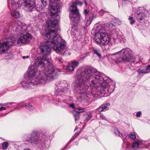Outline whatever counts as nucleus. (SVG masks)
I'll return each instance as SVG.
<instances>
[{
    "mask_svg": "<svg viewBox=\"0 0 150 150\" xmlns=\"http://www.w3.org/2000/svg\"><path fill=\"white\" fill-rule=\"evenodd\" d=\"M75 91L78 93L85 95L89 98L98 96L106 97L113 92L115 82L103 73L96 72L91 67H85L76 73Z\"/></svg>",
    "mask_w": 150,
    "mask_h": 150,
    "instance_id": "obj_1",
    "label": "nucleus"
},
{
    "mask_svg": "<svg viewBox=\"0 0 150 150\" xmlns=\"http://www.w3.org/2000/svg\"><path fill=\"white\" fill-rule=\"evenodd\" d=\"M28 69L29 78H24L21 82L22 87L25 89L33 88L38 84L54 79L57 72L45 57H37Z\"/></svg>",
    "mask_w": 150,
    "mask_h": 150,
    "instance_id": "obj_2",
    "label": "nucleus"
},
{
    "mask_svg": "<svg viewBox=\"0 0 150 150\" xmlns=\"http://www.w3.org/2000/svg\"><path fill=\"white\" fill-rule=\"evenodd\" d=\"M57 20H49L47 22V26L51 29L45 34L47 39L45 42L41 43L39 48L41 54L44 56L49 55L52 48L57 53L63 55H65L66 52V42L59 36L57 35L60 28Z\"/></svg>",
    "mask_w": 150,
    "mask_h": 150,
    "instance_id": "obj_3",
    "label": "nucleus"
},
{
    "mask_svg": "<svg viewBox=\"0 0 150 150\" xmlns=\"http://www.w3.org/2000/svg\"><path fill=\"white\" fill-rule=\"evenodd\" d=\"M3 31L4 33L8 32L9 29L11 28L13 30L21 34L17 41V44L19 45L28 43L32 38V35L29 33H26L25 35L24 34V33H26L27 31L28 27L25 23H22L19 20L13 21L10 24L5 23L3 26Z\"/></svg>",
    "mask_w": 150,
    "mask_h": 150,
    "instance_id": "obj_4",
    "label": "nucleus"
},
{
    "mask_svg": "<svg viewBox=\"0 0 150 150\" xmlns=\"http://www.w3.org/2000/svg\"><path fill=\"white\" fill-rule=\"evenodd\" d=\"M48 137L43 134H39L36 130H33L29 134L23 136L24 141L30 144L36 150H42L45 147V142Z\"/></svg>",
    "mask_w": 150,
    "mask_h": 150,
    "instance_id": "obj_5",
    "label": "nucleus"
},
{
    "mask_svg": "<svg viewBox=\"0 0 150 150\" xmlns=\"http://www.w3.org/2000/svg\"><path fill=\"white\" fill-rule=\"evenodd\" d=\"M98 32L96 33L94 40L99 45L105 46L111 45V43L108 35L105 33V29L100 25L97 28Z\"/></svg>",
    "mask_w": 150,
    "mask_h": 150,
    "instance_id": "obj_6",
    "label": "nucleus"
},
{
    "mask_svg": "<svg viewBox=\"0 0 150 150\" xmlns=\"http://www.w3.org/2000/svg\"><path fill=\"white\" fill-rule=\"evenodd\" d=\"M77 5L81 6L82 3L79 1L74 2L69 8V10L71 12L69 16L71 21V23L75 27L77 25L78 23L80 20V15L76 7Z\"/></svg>",
    "mask_w": 150,
    "mask_h": 150,
    "instance_id": "obj_7",
    "label": "nucleus"
},
{
    "mask_svg": "<svg viewBox=\"0 0 150 150\" xmlns=\"http://www.w3.org/2000/svg\"><path fill=\"white\" fill-rule=\"evenodd\" d=\"M40 0L43 6L45 7L47 5V3L46 0ZM60 0H49L51 16H52L54 17V20H57L58 21H59L60 17L57 14V12H59L60 10L61 7L59 5V4L61 3L59 2Z\"/></svg>",
    "mask_w": 150,
    "mask_h": 150,
    "instance_id": "obj_8",
    "label": "nucleus"
},
{
    "mask_svg": "<svg viewBox=\"0 0 150 150\" xmlns=\"http://www.w3.org/2000/svg\"><path fill=\"white\" fill-rule=\"evenodd\" d=\"M131 53V50L128 48L123 49L119 52H116L115 54L117 55V57L115 59L116 63L133 62Z\"/></svg>",
    "mask_w": 150,
    "mask_h": 150,
    "instance_id": "obj_9",
    "label": "nucleus"
},
{
    "mask_svg": "<svg viewBox=\"0 0 150 150\" xmlns=\"http://www.w3.org/2000/svg\"><path fill=\"white\" fill-rule=\"evenodd\" d=\"M19 6H22L29 11H31L35 9V3L32 0H19Z\"/></svg>",
    "mask_w": 150,
    "mask_h": 150,
    "instance_id": "obj_10",
    "label": "nucleus"
},
{
    "mask_svg": "<svg viewBox=\"0 0 150 150\" xmlns=\"http://www.w3.org/2000/svg\"><path fill=\"white\" fill-rule=\"evenodd\" d=\"M137 13L136 17L138 21L145 20L147 17L148 11L144 8L140 7Z\"/></svg>",
    "mask_w": 150,
    "mask_h": 150,
    "instance_id": "obj_11",
    "label": "nucleus"
},
{
    "mask_svg": "<svg viewBox=\"0 0 150 150\" xmlns=\"http://www.w3.org/2000/svg\"><path fill=\"white\" fill-rule=\"evenodd\" d=\"M11 40L9 39L8 41L4 42L2 43L0 42V53H4L6 51L8 50L12 46L13 42Z\"/></svg>",
    "mask_w": 150,
    "mask_h": 150,
    "instance_id": "obj_12",
    "label": "nucleus"
},
{
    "mask_svg": "<svg viewBox=\"0 0 150 150\" xmlns=\"http://www.w3.org/2000/svg\"><path fill=\"white\" fill-rule=\"evenodd\" d=\"M58 102L62 103L64 107H66L68 106L69 107L71 108L74 109L75 111L76 110V108L75 106V105L74 103H72L71 104L69 105L67 103V101L66 100H62L60 98H59L58 101Z\"/></svg>",
    "mask_w": 150,
    "mask_h": 150,
    "instance_id": "obj_13",
    "label": "nucleus"
},
{
    "mask_svg": "<svg viewBox=\"0 0 150 150\" xmlns=\"http://www.w3.org/2000/svg\"><path fill=\"white\" fill-rule=\"evenodd\" d=\"M143 145L144 142L138 140L134 142L133 145H131V146L132 149L134 150L138 148H143Z\"/></svg>",
    "mask_w": 150,
    "mask_h": 150,
    "instance_id": "obj_14",
    "label": "nucleus"
},
{
    "mask_svg": "<svg viewBox=\"0 0 150 150\" xmlns=\"http://www.w3.org/2000/svg\"><path fill=\"white\" fill-rule=\"evenodd\" d=\"M79 64L77 61H73L72 62L71 65V66H68L67 68V70L70 72L73 71L74 68L77 67Z\"/></svg>",
    "mask_w": 150,
    "mask_h": 150,
    "instance_id": "obj_15",
    "label": "nucleus"
},
{
    "mask_svg": "<svg viewBox=\"0 0 150 150\" xmlns=\"http://www.w3.org/2000/svg\"><path fill=\"white\" fill-rule=\"evenodd\" d=\"M91 16L89 19L92 21L93 19L96 18L97 16V12L94 9L92 8L90 11Z\"/></svg>",
    "mask_w": 150,
    "mask_h": 150,
    "instance_id": "obj_16",
    "label": "nucleus"
},
{
    "mask_svg": "<svg viewBox=\"0 0 150 150\" xmlns=\"http://www.w3.org/2000/svg\"><path fill=\"white\" fill-rule=\"evenodd\" d=\"M56 92L59 94L61 93L64 94L67 92V88H63L62 86H59L57 89Z\"/></svg>",
    "mask_w": 150,
    "mask_h": 150,
    "instance_id": "obj_17",
    "label": "nucleus"
},
{
    "mask_svg": "<svg viewBox=\"0 0 150 150\" xmlns=\"http://www.w3.org/2000/svg\"><path fill=\"white\" fill-rule=\"evenodd\" d=\"M19 105L21 106V107H23V106H25V108L29 110V111H32L34 110L35 109V107L31 105L30 103H25L24 105H21L20 104Z\"/></svg>",
    "mask_w": 150,
    "mask_h": 150,
    "instance_id": "obj_18",
    "label": "nucleus"
},
{
    "mask_svg": "<svg viewBox=\"0 0 150 150\" xmlns=\"http://www.w3.org/2000/svg\"><path fill=\"white\" fill-rule=\"evenodd\" d=\"M119 36V35H118L116 33H113L112 34L111 37H112L113 40L115 43H118L120 42Z\"/></svg>",
    "mask_w": 150,
    "mask_h": 150,
    "instance_id": "obj_19",
    "label": "nucleus"
},
{
    "mask_svg": "<svg viewBox=\"0 0 150 150\" xmlns=\"http://www.w3.org/2000/svg\"><path fill=\"white\" fill-rule=\"evenodd\" d=\"M11 14L12 16L16 18H18L20 17L19 13L15 9H13L11 13Z\"/></svg>",
    "mask_w": 150,
    "mask_h": 150,
    "instance_id": "obj_20",
    "label": "nucleus"
},
{
    "mask_svg": "<svg viewBox=\"0 0 150 150\" xmlns=\"http://www.w3.org/2000/svg\"><path fill=\"white\" fill-rule=\"evenodd\" d=\"M108 26V28L109 29H107L110 32H112V31L114 30L116 28L115 25L111 23H109L107 24Z\"/></svg>",
    "mask_w": 150,
    "mask_h": 150,
    "instance_id": "obj_21",
    "label": "nucleus"
},
{
    "mask_svg": "<svg viewBox=\"0 0 150 150\" xmlns=\"http://www.w3.org/2000/svg\"><path fill=\"white\" fill-rule=\"evenodd\" d=\"M93 50L94 53L99 58H100L101 57V55L100 54V51L99 49L96 48H93Z\"/></svg>",
    "mask_w": 150,
    "mask_h": 150,
    "instance_id": "obj_22",
    "label": "nucleus"
},
{
    "mask_svg": "<svg viewBox=\"0 0 150 150\" xmlns=\"http://www.w3.org/2000/svg\"><path fill=\"white\" fill-rule=\"evenodd\" d=\"M126 138L127 137L128 139H134L136 138V135L134 133L131 132L129 134H127L125 135Z\"/></svg>",
    "mask_w": 150,
    "mask_h": 150,
    "instance_id": "obj_23",
    "label": "nucleus"
},
{
    "mask_svg": "<svg viewBox=\"0 0 150 150\" xmlns=\"http://www.w3.org/2000/svg\"><path fill=\"white\" fill-rule=\"evenodd\" d=\"M86 110V108H82L79 107L76 108L75 112H76L78 113L79 114L80 113H82L84 112Z\"/></svg>",
    "mask_w": 150,
    "mask_h": 150,
    "instance_id": "obj_24",
    "label": "nucleus"
},
{
    "mask_svg": "<svg viewBox=\"0 0 150 150\" xmlns=\"http://www.w3.org/2000/svg\"><path fill=\"white\" fill-rule=\"evenodd\" d=\"M110 104L109 103H106L105 104L101 105L104 111L108 109V107L110 106Z\"/></svg>",
    "mask_w": 150,
    "mask_h": 150,
    "instance_id": "obj_25",
    "label": "nucleus"
},
{
    "mask_svg": "<svg viewBox=\"0 0 150 150\" xmlns=\"http://www.w3.org/2000/svg\"><path fill=\"white\" fill-rule=\"evenodd\" d=\"M89 11L87 9H85L84 10L83 13L85 16L86 19L87 21L89 19L90 16H89Z\"/></svg>",
    "mask_w": 150,
    "mask_h": 150,
    "instance_id": "obj_26",
    "label": "nucleus"
},
{
    "mask_svg": "<svg viewBox=\"0 0 150 150\" xmlns=\"http://www.w3.org/2000/svg\"><path fill=\"white\" fill-rule=\"evenodd\" d=\"M143 147V148H146L150 150V143L147 142H145L144 143V142Z\"/></svg>",
    "mask_w": 150,
    "mask_h": 150,
    "instance_id": "obj_27",
    "label": "nucleus"
},
{
    "mask_svg": "<svg viewBox=\"0 0 150 150\" xmlns=\"http://www.w3.org/2000/svg\"><path fill=\"white\" fill-rule=\"evenodd\" d=\"M2 148L3 149L6 150L8 146V143L7 142H4L2 144Z\"/></svg>",
    "mask_w": 150,
    "mask_h": 150,
    "instance_id": "obj_28",
    "label": "nucleus"
},
{
    "mask_svg": "<svg viewBox=\"0 0 150 150\" xmlns=\"http://www.w3.org/2000/svg\"><path fill=\"white\" fill-rule=\"evenodd\" d=\"M119 38L120 42L124 43L125 42V37L124 35L120 36L119 35Z\"/></svg>",
    "mask_w": 150,
    "mask_h": 150,
    "instance_id": "obj_29",
    "label": "nucleus"
},
{
    "mask_svg": "<svg viewBox=\"0 0 150 150\" xmlns=\"http://www.w3.org/2000/svg\"><path fill=\"white\" fill-rule=\"evenodd\" d=\"M114 132L115 134L116 135L120 137H121V136H122V134L117 129H115Z\"/></svg>",
    "mask_w": 150,
    "mask_h": 150,
    "instance_id": "obj_30",
    "label": "nucleus"
},
{
    "mask_svg": "<svg viewBox=\"0 0 150 150\" xmlns=\"http://www.w3.org/2000/svg\"><path fill=\"white\" fill-rule=\"evenodd\" d=\"M43 14L41 13H40L38 14L37 16H36L35 18L36 19H38L39 20H43Z\"/></svg>",
    "mask_w": 150,
    "mask_h": 150,
    "instance_id": "obj_31",
    "label": "nucleus"
},
{
    "mask_svg": "<svg viewBox=\"0 0 150 150\" xmlns=\"http://www.w3.org/2000/svg\"><path fill=\"white\" fill-rule=\"evenodd\" d=\"M137 71L139 74H141L143 73L145 74L149 73V71H146V69L145 70H141L140 69H139Z\"/></svg>",
    "mask_w": 150,
    "mask_h": 150,
    "instance_id": "obj_32",
    "label": "nucleus"
},
{
    "mask_svg": "<svg viewBox=\"0 0 150 150\" xmlns=\"http://www.w3.org/2000/svg\"><path fill=\"white\" fill-rule=\"evenodd\" d=\"M100 13L101 16H103L105 14L108 13V12L107 11L103 9H101L100 11Z\"/></svg>",
    "mask_w": 150,
    "mask_h": 150,
    "instance_id": "obj_33",
    "label": "nucleus"
},
{
    "mask_svg": "<svg viewBox=\"0 0 150 150\" xmlns=\"http://www.w3.org/2000/svg\"><path fill=\"white\" fill-rule=\"evenodd\" d=\"M76 112L74 114V117L75 118V121L76 122L78 120L79 118V115L78 113Z\"/></svg>",
    "mask_w": 150,
    "mask_h": 150,
    "instance_id": "obj_34",
    "label": "nucleus"
},
{
    "mask_svg": "<svg viewBox=\"0 0 150 150\" xmlns=\"http://www.w3.org/2000/svg\"><path fill=\"white\" fill-rule=\"evenodd\" d=\"M133 17L132 16H130L129 18V20H130V24L132 25L135 22V21L134 19H133Z\"/></svg>",
    "mask_w": 150,
    "mask_h": 150,
    "instance_id": "obj_35",
    "label": "nucleus"
},
{
    "mask_svg": "<svg viewBox=\"0 0 150 150\" xmlns=\"http://www.w3.org/2000/svg\"><path fill=\"white\" fill-rule=\"evenodd\" d=\"M43 6H40V5H38L37 6L36 8L38 11H40L43 9Z\"/></svg>",
    "mask_w": 150,
    "mask_h": 150,
    "instance_id": "obj_36",
    "label": "nucleus"
},
{
    "mask_svg": "<svg viewBox=\"0 0 150 150\" xmlns=\"http://www.w3.org/2000/svg\"><path fill=\"white\" fill-rule=\"evenodd\" d=\"M11 5L13 8L15 7V6L16 4V2L14 0H11Z\"/></svg>",
    "mask_w": 150,
    "mask_h": 150,
    "instance_id": "obj_37",
    "label": "nucleus"
},
{
    "mask_svg": "<svg viewBox=\"0 0 150 150\" xmlns=\"http://www.w3.org/2000/svg\"><path fill=\"white\" fill-rule=\"evenodd\" d=\"M92 117V116L91 114H88L86 117V120L88 121Z\"/></svg>",
    "mask_w": 150,
    "mask_h": 150,
    "instance_id": "obj_38",
    "label": "nucleus"
},
{
    "mask_svg": "<svg viewBox=\"0 0 150 150\" xmlns=\"http://www.w3.org/2000/svg\"><path fill=\"white\" fill-rule=\"evenodd\" d=\"M131 145H127L126 148L125 150H132Z\"/></svg>",
    "mask_w": 150,
    "mask_h": 150,
    "instance_id": "obj_39",
    "label": "nucleus"
},
{
    "mask_svg": "<svg viewBox=\"0 0 150 150\" xmlns=\"http://www.w3.org/2000/svg\"><path fill=\"white\" fill-rule=\"evenodd\" d=\"M100 118H102V119L105 120L106 117L103 114L100 113Z\"/></svg>",
    "mask_w": 150,
    "mask_h": 150,
    "instance_id": "obj_40",
    "label": "nucleus"
},
{
    "mask_svg": "<svg viewBox=\"0 0 150 150\" xmlns=\"http://www.w3.org/2000/svg\"><path fill=\"white\" fill-rule=\"evenodd\" d=\"M142 114L141 112V111H139L137 112L136 114V116L137 117H140V115Z\"/></svg>",
    "mask_w": 150,
    "mask_h": 150,
    "instance_id": "obj_41",
    "label": "nucleus"
},
{
    "mask_svg": "<svg viewBox=\"0 0 150 150\" xmlns=\"http://www.w3.org/2000/svg\"><path fill=\"white\" fill-rule=\"evenodd\" d=\"M98 111L100 112H102L103 111H104L101 105L98 108Z\"/></svg>",
    "mask_w": 150,
    "mask_h": 150,
    "instance_id": "obj_42",
    "label": "nucleus"
},
{
    "mask_svg": "<svg viewBox=\"0 0 150 150\" xmlns=\"http://www.w3.org/2000/svg\"><path fill=\"white\" fill-rule=\"evenodd\" d=\"M56 60L58 61V62H61L62 63V58H57Z\"/></svg>",
    "mask_w": 150,
    "mask_h": 150,
    "instance_id": "obj_43",
    "label": "nucleus"
},
{
    "mask_svg": "<svg viewBox=\"0 0 150 150\" xmlns=\"http://www.w3.org/2000/svg\"><path fill=\"white\" fill-rule=\"evenodd\" d=\"M146 71H149V72L150 71V65H148L146 69Z\"/></svg>",
    "mask_w": 150,
    "mask_h": 150,
    "instance_id": "obj_44",
    "label": "nucleus"
},
{
    "mask_svg": "<svg viewBox=\"0 0 150 150\" xmlns=\"http://www.w3.org/2000/svg\"><path fill=\"white\" fill-rule=\"evenodd\" d=\"M6 109V108L5 107H0V110H5Z\"/></svg>",
    "mask_w": 150,
    "mask_h": 150,
    "instance_id": "obj_45",
    "label": "nucleus"
},
{
    "mask_svg": "<svg viewBox=\"0 0 150 150\" xmlns=\"http://www.w3.org/2000/svg\"><path fill=\"white\" fill-rule=\"evenodd\" d=\"M29 57V56L28 55L26 56H23L22 57V58L23 59H25V58H28Z\"/></svg>",
    "mask_w": 150,
    "mask_h": 150,
    "instance_id": "obj_46",
    "label": "nucleus"
},
{
    "mask_svg": "<svg viewBox=\"0 0 150 150\" xmlns=\"http://www.w3.org/2000/svg\"><path fill=\"white\" fill-rule=\"evenodd\" d=\"M23 150H31L30 148H26L23 149Z\"/></svg>",
    "mask_w": 150,
    "mask_h": 150,
    "instance_id": "obj_47",
    "label": "nucleus"
},
{
    "mask_svg": "<svg viewBox=\"0 0 150 150\" xmlns=\"http://www.w3.org/2000/svg\"><path fill=\"white\" fill-rule=\"evenodd\" d=\"M13 103V102H9V103H6V105H8V104L11 105Z\"/></svg>",
    "mask_w": 150,
    "mask_h": 150,
    "instance_id": "obj_48",
    "label": "nucleus"
},
{
    "mask_svg": "<svg viewBox=\"0 0 150 150\" xmlns=\"http://www.w3.org/2000/svg\"><path fill=\"white\" fill-rule=\"evenodd\" d=\"M84 0V2L85 3V5L86 6L87 4V0Z\"/></svg>",
    "mask_w": 150,
    "mask_h": 150,
    "instance_id": "obj_49",
    "label": "nucleus"
},
{
    "mask_svg": "<svg viewBox=\"0 0 150 150\" xmlns=\"http://www.w3.org/2000/svg\"><path fill=\"white\" fill-rule=\"evenodd\" d=\"M0 105H3L5 106L6 105V103L3 104V103H1L0 104Z\"/></svg>",
    "mask_w": 150,
    "mask_h": 150,
    "instance_id": "obj_50",
    "label": "nucleus"
},
{
    "mask_svg": "<svg viewBox=\"0 0 150 150\" xmlns=\"http://www.w3.org/2000/svg\"><path fill=\"white\" fill-rule=\"evenodd\" d=\"M122 140H123V141L124 142H127L126 140L125 139H124L123 138H122Z\"/></svg>",
    "mask_w": 150,
    "mask_h": 150,
    "instance_id": "obj_51",
    "label": "nucleus"
},
{
    "mask_svg": "<svg viewBox=\"0 0 150 150\" xmlns=\"http://www.w3.org/2000/svg\"><path fill=\"white\" fill-rule=\"evenodd\" d=\"M120 22L119 21H118V25L120 24Z\"/></svg>",
    "mask_w": 150,
    "mask_h": 150,
    "instance_id": "obj_52",
    "label": "nucleus"
},
{
    "mask_svg": "<svg viewBox=\"0 0 150 150\" xmlns=\"http://www.w3.org/2000/svg\"><path fill=\"white\" fill-rule=\"evenodd\" d=\"M85 58V57H81V58L83 59Z\"/></svg>",
    "mask_w": 150,
    "mask_h": 150,
    "instance_id": "obj_53",
    "label": "nucleus"
},
{
    "mask_svg": "<svg viewBox=\"0 0 150 150\" xmlns=\"http://www.w3.org/2000/svg\"><path fill=\"white\" fill-rule=\"evenodd\" d=\"M64 97V98H66V97H67V96H63V97Z\"/></svg>",
    "mask_w": 150,
    "mask_h": 150,
    "instance_id": "obj_54",
    "label": "nucleus"
},
{
    "mask_svg": "<svg viewBox=\"0 0 150 150\" xmlns=\"http://www.w3.org/2000/svg\"><path fill=\"white\" fill-rule=\"evenodd\" d=\"M77 130V127H76V128H75V130Z\"/></svg>",
    "mask_w": 150,
    "mask_h": 150,
    "instance_id": "obj_55",
    "label": "nucleus"
},
{
    "mask_svg": "<svg viewBox=\"0 0 150 150\" xmlns=\"http://www.w3.org/2000/svg\"><path fill=\"white\" fill-rule=\"evenodd\" d=\"M73 27L72 26V28H73Z\"/></svg>",
    "mask_w": 150,
    "mask_h": 150,
    "instance_id": "obj_56",
    "label": "nucleus"
}]
</instances>
